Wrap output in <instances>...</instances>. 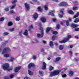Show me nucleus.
Here are the masks:
<instances>
[{"instance_id":"nucleus-1","label":"nucleus","mask_w":79,"mask_h":79,"mask_svg":"<svg viewBox=\"0 0 79 79\" xmlns=\"http://www.w3.org/2000/svg\"><path fill=\"white\" fill-rule=\"evenodd\" d=\"M66 69H67V68H65L60 70H55L53 72H51L50 75H49V76L50 77H53V76H56L57 75H58V74H59L60 73L61 71H66Z\"/></svg>"},{"instance_id":"nucleus-2","label":"nucleus","mask_w":79,"mask_h":79,"mask_svg":"<svg viewBox=\"0 0 79 79\" xmlns=\"http://www.w3.org/2000/svg\"><path fill=\"white\" fill-rule=\"evenodd\" d=\"M10 50V49L7 48H6L4 49L2 52V55H4V54H5L4 55V57H6V58L9 57V56H10V54H9L6 53H8V52H9Z\"/></svg>"},{"instance_id":"nucleus-3","label":"nucleus","mask_w":79,"mask_h":79,"mask_svg":"<svg viewBox=\"0 0 79 79\" xmlns=\"http://www.w3.org/2000/svg\"><path fill=\"white\" fill-rule=\"evenodd\" d=\"M9 64H5L2 65V68L4 70H6L7 71H10L13 70V67L9 68Z\"/></svg>"},{"instance_id":"nucleus-4","label":"nucleus","mask_w":79,"mask_h":79,"mask_svg":"<svg viewBox=\"0 0 79 79\" xmlns=\"http://www.w3.org/2000/svg\"><path fill=\"white\" fill-rule=\"evenodd\" d=\"M71 38V36L70 35H68L67 37L65 38L63 40L59 42L60 43L62 44V43H65L69 40Z\"/></svg>"},{"instance_id":"nucleus-5","label":"nucleus","mask_w":79,"mask_h":79,"mask_svg":"<svg viewBox=\"0 0 79 79\" xmlns=\"http://www.w3.org/2000/svg\"><path fill=\"white\" fill-rule=\"evenodd\" d=\"M24 5L26 10H29L30 9V6L27 3H24Z\"/></svg>"},{"instance_id":"nucleus-6","label":"nucleus","mask_w":79,"mask_h":79,"mask_svg":"<svg viewBox=\"0 0 79 79\" xmlns=\"http://www.w3.org/2000/svg\"><path fill=\"white\" fill-rule=\"evenodd\" d=\"M60 6H68V4L66 2H62L60 4Z\"/></svg>"},{"instance_id":"nucleus-7","label":"nucleus","mask_w":79,"mask_h":79,"mask_svg":"<svg viewBox=\"0 0 79 79\" xmlns=\"http://www.w3.org/2000/svg\"><path fill=\"white\" fill-rule=\"evenodd\" d=\"M38 37H42L44 36V31L42 30L41 34L40 35V34H38L37 35Z\"/></svg>"},{"instance_id":"nucleus-8","label":"nucleus","mask_w":79,"mask_h":79,"mask_svg":"<svg viewBox=\"0 0 79 79\" xmlns=\"http://www.w3.org/2000/svg\"><path fill=\"white\" fill-rule=\"evenodd\" d=\"M14 77V76L13 75H11L10 77L9 76H7L5 77H4V79H9L10 78V79H12V78H13Z\"/></svg>"},{"instance_id":"nucleus-9","label":"nucleus","mask_w":79,"mask_h":79,"mask_svg":"<svg viewBox=\"0 0 79 79\" xmlns=\"http://www.w3.org/2000/svg\"><path fill=\"white\" fill-rule=\"evenodd\" d=\"M55 10H51L49 12L48 15H51V16H55V15L52 13H55Z\"/></svg>"},{"instance_id":"nucleus-10","label":"nucleus","mask_w":79,"mask_h":79,"mask_svg":"<svg viewBox=\"0 0 79 79\" xmlns=\"http://www.w3.org/2000/svg\"><path fill=\"white\" fill-rule=\"evenodd\" d=\"M15 60V58L13 57H10V59H8L7 61H10L11 62H13L14 60Z\"/></svg>"},{"instance_id":"nucleus-11","label":"nucleus","mask_w":79,"mask_h":79,"mask_svg":"<svg viewBox=\"0 0 79 79\" xmlns=\"http://www.w3.org/2000/svg\"><path fill=\"white\" fill-rule=\"evenodd\" d=\"M21 69V67H17L15 68L14 69V71L15 72H18L19 69Z\"/></svg>"},{"instance_id":"nucleus-12","label":"nucleus","mask_w":79,"mask_h":79,"mask_svg":"<svg viewBox=\"0 0 79 79\" xmlns=\"http://www.w3.org/2000/svg\"><path fill=\"white\" fill-rule=\"evenodd\" d=\"M38 17V14L36 13H35L33 15V18L34 19H36Z\"/></svg>"},{"instance_id":"nucleus-13","label":"nucleus","mask_w":79,"mask_h":79,"mask_svg":"<svg viewBox=\"0 0 79 79\" xmlns=\"http://www.w3.org/2000/svg\"><path fill=\"white\" fill-rule=\"evenodd\" d=\"M33 66H34V64L33 63H30L29 65L28 66V68H31V67H33Z\"/></svg>"},{"instance_id":"nucleus-14","label":"nucleus","mask_w":79,"mask_h":79,"mask_svg":"<svg viewBox=\"0 0 79 79\" xmlns=\"http://www.w3.org/2000/svg\"><path fill=\"white\" fill-rule=\"evenodd\" d=\"M79 26L78 25L76 24H72L71 25V27H73V28H75V27H77Z\"/></svg>"},{"instance_id":"nucleus-15","label":"nucleus","mask_w":79,"mask_h":79,"mask_svg":"<svg viewBox=\"0 0 79 79\" xmlns=\"http://www.w3.org/2000/svg\"><path fill=\"white\" fill-rule=\"evenodd\" d=\"M43 69H46V64L44 62L43 67H42Z\"/></svg>"},{"instance_id":"nucleus-16","label":"nucleus","mask_w":79,"mask_h":79,"mask_svg":"<svg viewBox=\"0 0 79 79\" xmlns=\"http://www.w3.org/2000/svg\"><path fill=\"white\" fill-rule=\"evenodd\" d=\"M41 19L43 23H45L46 21V19L44 17L42 18Z\"/></svg>"},{"instance_id":"nucleus-17","label":"nucleus","mask_w":79,"mask_h":79,"mask_svg":"<svg viewBox=\"0 0 79 79\" xmlns=\"http://www.w3.org/2000/svg\"><path fill=\"white\" fill-rule=\"evenodd\" d=\"M28 73L29 74V75H30V76H32V75L33 74V72H32L30 70H28Z\"/></svg>"},{"instance_id":"nucleus-18","label":"nucleus","mask_w":79,"mask_h":79,"mask_svg":"<svg viewBox=\"0 0 79 79\" xmlns=\"http://www.w3.org/2000/svg\"><path fill=\"white\" fill-rule=\"evenodd\" d=\"M79 12H78L77 13L76 15H74L73 16V19L74 18H77V17H78V16H79Z\"/></svg>"},{"instance_id":"nucleus-19","label":"nucleus","mask_w":79,"mask_h":79,"mask_svg":"<svg viewBox=\"0 0 79 79\" xmlns=\"http://www.w3.org/2000/svg\"><path fill=\"white\" fill-rule=\"evenodd\" d=\"M73 22L75 23H78V22H79V19L78 18L75 19V20L73 21Z\"/></svg>"},{"instance_id":"nucleus-20","label":"nucleus","mask_w":79,"mask_h":79,"mask_svg":"<svg viewBox=\"0 0 79 79\" xmlns=\"http://www.w3.org/2000/svg\"><path fill=\"white\" fill-rule=\"evenodd\" d=\"M27 32H28V31L27 30H26L25 32L23 33V35H26V36L27 35V34H28Z\"/></svg>"},{"instance_id":"nucleus-21","label":"nucleus","mask_w":79,"mask_h":79,"mask_svg":"<svg viewBox=\"0 0 79 79\" xmlns=\"http://www.w3.org/2000/svg\"><path fill=\"white\" fill-rule=\"evenodd\" d=\"M34 28V27L33 26V25H31L29 27V31H31L32 29H33Z\"/></svg>"},{"instance_id":"nucleus-22","label":"nucleus","mask_w":79,"mask_h":79,"mask_svg":"<svg viewBox=\"0 0 79 79\" xmlns=\"http://www.w3.org/2000/svg\"><path fill=\"white\" fill-rule=\"evenodd\" d=\"M74 72L72 71H71L69 73V76H72L73 75Z\"/></svg>"},{"instance_id":"nucleus-23","label":"nucleus","mask_w":79,"mask_h":79,"mask_svg":"<svg viewBox=\"0 0 79 79\" xmlns=\"http://www.w3.org/2000/svg\"><path fill=\"white\" fill-rule=\"evenodd\" d=\"M49 45L51 47H53V41H50L49 42Z\"/></svg>"},{"instance_id":"nucleus-24","label":"nucleus","mask_w":79,"mask_h":79,"mask_svg":"<svg viewBox=\"0 0 79 79\" xmlns=\"http://www.w3.org/2000/svg\"><path fill=\"white\" fill-rule=\"evenodd\" d=\"M38 10L39 11H42V8L40 6H39L38 7Z\"/></svg>"},{"instance_id":"nucleus-25","label":"nucleus","mask_w":79,"mask_h":79,"mask_svg":"<svg viewBox=\"0 0 79 79\" xmlns=\"http://www.w3.org/2000/svg\"><path fill=\"white\" fill-rule=\"evenodd\" d=\"M8 26H12L13 25V23L12 22H10L8 23Z\"/></svg>"},{"instance_id":"nucleus-26","label":"nucleus","mask_w":79,"mask_h":79,"mask_svg":"<svg viewBox=\"0 0 79 79\" xmlns=\"http://www.w3.org/2000/svg\"><path fill=\"white\" fill-rule=\"evenodd\" d=\"M51 28H47L46 31V32L47 33H48V32L51 30Z\"/></svg>"},{"instance_id":"nucleus-27","label":"nucleus","mask_w":79,"mask_h":79,"mask_svg":"<svg viewBox=\"0 0 79 79\" xmlns=\"http://www.w3.org/2000/svg\"><path fill=\"white\" fill-rule=\"evenodd\" d=\"M53 69H54V67H53L51 66H49V70L50 71H51L52 70H53Z\"/></svg>"},{"instance_id":"nucleus-28","label":"nucleus","mask_w":79,"mask_h":79,"mask_svg":"<svg viewBox=\"0 0 79 79\" xmlns=\"http://www.w3.org/2000/svg\"><path fill=\"white\" fill-rule=\"evenodd\" d=\"M44 73L42 71H39V74H40L41 76H42L43 75V74H44Z\"/></svg>"},{"instance_id":"nucleus-29","label":"nucleus","mask_w":79,"mask_h":79,"mask_svg":"<svg viewBox=\"0 0 79 79\" xmlns=\"http://www.w3.org/2000/svg\"><path fill=\"white\" fill-rule=\"evenodd\" d=\"M15 6H16V4H14L13 6L10 7V10L13 9V8H14Z\"/></svg>"},{"instance_id":"nucleus-30","label":"nucleus","mask_w":79,"mask_h":79,"mask_svg":"<svg viewBox=\"0 0 79 79\" xmlns=\"http://www.w3.org/2000/svg\"><path fill=\"white\" fill-rule=\"evenodd\" d=\"M68 13L70 14H74V13L72 10H69Z\"/></svg>"},{"instance_id":"nucleus-31","label":"nucleus","mask_w":79,"mask_h":79,"mask_svg":"<svg viewBox=\"0 0 79 79\" xmlns=\"http://www.w3.org/2000/svg\"><path fill=\"white\" fill-rule=\"evenodd\" d=\"M55 39H56V36H53L52 38V40L54 41L55 40Z\"/></svg>"},{"instance_id":"nucleus-32","label":"nucleus","mask_w":79,"mask_h":79,"mask_svg":"<svg viewBox=\"0 0 79 79\" xmlns=\"http://www.w3.org/2000/svg\"><path fill=\"white\" fill-rule=\"evenodd\" d=\"M59 48L60 50H63V46L62 45H60Z\"/></svg>"},{"instance_id":"nucleus-33","label":"nucleus","mask_w":79,"mask_h":79,"mask_svg":"<svg viewBox=\"0 0 79 79\" xmlns=\"http://www.w3.org/2000/svg\"><path fill=\"white\" fill-rule=\"evenodd\" d=\"M9 31H10V32H13V31H15V28H13L10 29H9Z\"/></svg>"},{"instance_id":"nucleus-34","label":"nucleus","mask_w":79,"mask_h":79,"mask_svg":"<svg viewBox=\"0 0 79 79\" xmlns=\"http://www.w3.org/2000/svg\"><path fill=\"white\" fill-rule=\"evenodd\" d=\"M60 59H61V58H60V57H57L56 59V61H60Z\"/></svg>"},{"instance_id":"nucleus-35","label":"nucleus","mask_w":79,"mask_h":79,"mask_svg":"<svg viewBox=\"0 0 79 79\" xmlns=\"http://www.w3.org/2000/svg\"><path fill=\"white\" fill-rule=\"evenodd\" d=\"M44 8L45 10H48V6H47V5L44 6Z\"/></svg>"},{"instance_id":"nucleus-36","label":"nucleus","mask_w":79,"mask_h":79,"mask_svg":"<svg viewBox=\"0 0 79 79\" xmlns=\"http://www.w3.org/2000/svg\"><path fill=\"white\" fill-rule=\"evenodd\" d=\"M10 14H13V13H15V11L13 10H10Z\"/></svg>"},{"instance_id":"nucleus-37","label":"nucleus","mask_w":79,"mask_h":79,"mask_svg":"<svg viewBox=\"0 0 79 79\" xmlns=\"http://www.w3.org/2000/svg\"><path fill=\"white\" fill-rule=\"evenodd\" d=\"M66 23V24L67 26H69V21H65Z\"/></svg>"},{"instance_id":"nucleus-38","label":"nucleus","mask_w":79,"mask_h":79,"mask_svg":"<svg viewBox=\"0 0 79 79\" xmlns=\"http://www.w3.org/2000/svg\"><path fill=\"white\" fill-rule=\"evenodd\" d=\"M77 9H78V7H73V10H77Z\"/></svg>"},{"instance_id":"nucleus-39","label":"nucleus","mask_w":79,"mask_h":79,"mask_svg":"<svg viewBox=\"0 0 79 79\" xmlns=\"http://www.w3.org/2000/svg\"><path fill=\"white\" fill-rule=\"evenodd\" d=\"M16 19L17 21H19V20H20V17H17Z\"/></svg>"},{"instance_id":"nucleus-40","label":"nucleus","mask_w":79,"mask_h":79,"mask_svg":"<svg viewBox=\"0 0 79 79\" xmlns=\"http://www.w3.org/2000/svg\"><path fill=\"white\" fill-rule=\"evenodd\" d=\"M4 10L6 11H9V7L6 8H5Z\"/></svg>"},{"instance_id":"nucleus-41","label":"nucleus","mask_w":79,"mask_h":79,"mask_svg":"<svg viewBox=\"0 0 79 79\" xmlns=\"http://www.w3.org/2000/svg\"><path fill=\"white\" fill-rule=\"evenodd\" d=\"M4 19L3 17L1 18L0 19V21L2 22L4 21Z\"/></svg>"},{"instance_id":"nucleus-42","label":"nucleus","mask_w":79,"mask_h":79,"mask_svg":"<svg viewBox=\"0 0 79 79\" xmlns=\"http://www.w3.org/2000/svg\"><path fill=\"white\" fill-rule=\"evenodd\" d=\"M61 74H62V77H65L66 76V74H63V73H61Z\"/></svg>"},{"instance_id":"nucleus-43","label":"nucleus","mask_w":79,"mask_h":79,"mask_svg":"<svg viewBox=\"0 0 79 79\" xmlns=\"http://www.w3.org/2000/svg\"><path fill=\"white\" fill-rule=\"evenodd\" d=\"M17 2V0H14V1L12 2V3L13 4H15Z\"/></svg>"},{"instance_id":"nucleus-44","label":"nucleus","mask_w":79,"mask_h":79,"mask_svg":"<svg viewBox=\"0 0 79 79\" xmlns=\"http://www.w3.org/2000/svg\"><path fill=\"white\" fill-rule=\"evenodd\" d=\"M53 34H55V35H56L58 34V32L56 31H55L53 32Z\"/></svg>"},{"instance_id":"nucleus-45","label":"nucleus","mask_w":79,"mask_h":79,"mask_svg":"<svg viewBox=\"0 0 79 79\" xmlns=\"http://www.w3.org/2000/svg\"><path fill=\"white\" fill-rule=\"evenodd\" d=\"M63 15H60V14H59L58 15L59 17V18H62L63 17Z\"/></svg>"},{"instance_id":"nucleus-46","label":"nucleus","mask_w":79,"mask_h":79,"mask_svg":"<svg viewBox=\"0 0 79 79\" xmlns=\"http://www.w3.org/2000/svg\"><path fill=\"white\" fill-rule=\"evenodd\" d=\"M56 28L57 29H59V28H60V25H59V24H57L56 26Z\"/></svg>"},{"instance_id":"nucleus-47","label":"nucleus","mask_w":79,"mask_h":79,"mask_svg":"<svg viewBox=\"0 0 79 79\" xmlns=\"http://www.w3.org/2000/svg\"><path fill=\"white\" fill-rule=\"evenodd\" d=\"M65 22H66V21H63L61 22L60 24H62V25H63V24H64V23H65Z\"/></svg>"},{"instance_id":"nucleus-48","label":"nucleus","mask_w":79,"mask_h":79,"mask_svg":"<svg viewBox=\"0 0 79 79\" xmlns=\"http://www.w3.org/2000/svg\"><path fill=\"white\" fill-rule=\"evenodd\" d=\"M34 40L36 42V43H39V41L36 39H35Z\"/></svg>"},{"instance_id":"nucleus-49","label":"nucleus","mask_w":79,"mask_h":79,"mask_svg":"<svg viewBox=\"0 0 79 79\" xmlns=\"http://www.w3.org/2000/svg\"><path fill=\"white\" fill-rule=\"evenodd\" d=\"M8 34V33L7 32H5L4 33V35H7Z\"/></svg>"},{"instance_id":"nucleus-50","label":"nucleus","mask_w":79,"mask_h":79,"mask_svg":"<svg viewBox=\"0 0 79 79\" xmlns=\"http://www.w3.org/2000/svg\"><path fill=\"white\" fill-rule=\"evenodd\" d=\"M52 20L53 22H56V19H52Z\"/></svg>"},{"instance_id":"nucleus-51","label":"nucleus","mask_w":79,"mask_h":79,"mask_svg":"<svg viewBox=\"0 0 79 79\" xmlns=\"http://www.w3.org/2000/svg\"><path fill=\"white\" fill-rule=\"evenodd\" d=\"M33 58L34 60H35V59L36 58V57L35 56H34L33 57Z\"/></svg>"},{"instance_id":"nucleus-52","label":"nucleus","mask_w":79,"mask_h":79,"mask_svg":"<svg viewBox=\"0 0 79 79\" xmlns=\"http://www.w3.org/2000/svg\"><path fill=\"white\" fill-rule=\"evenodd\" d=\"M69 53H70L71 55H73V52H72V51H69Z\"/></svg>"},{"instance_id":"nucleus-53","label":"nucleus","mask_w":79,"mask_h":79,"mask_svg":"<svg viewBox=\"0 0 79 79\" xmlns=\"http://www.w3.org/2000/svg\"><path fill=\"white\" fill-rule=\"evenodd\" d=\"M75 30V31H79V28H76Z\"/></svg>"},{"instance_id":"nucleus-54","label":"nucleus","mask_w":79,"mask_h":79,"mask_svg":"<svg viewBox=\"0 0 79 79\" xmlns=\"http://www.w3.org/2000/svg\"><path fill=\"white\" fill-rule=\"evenodd\" d=\"M69 21H72V19L70 18H69Z\"/></svg>"},{"instance_id":"nucleus-55","label":"nucleus","mask_w":79,"mask_h":79,"mask_svg":"<svg viewBox=\"0 0 79 79\" xmlns=\"http://www.w3.org/2000/svg\"><path fill=\"white\" fill-rule=\"evenodd\" d=\"M41 52H44V49H41Z\"/></svg>"},{"instance_id":"nucleus-56","label":"nucleus","mask_w":79,"mask_h":79,"mask_svg":"<svg viewBox=\"0 0 79 79\" xmlns=\"http://www.w3.org/2000/svg\"><path fill=\"white\" fill-rule=\"evenodd\" d=\"M24 79H30L28 77H25L24 78Z\"/></svg>"},{"instance_id":"nucleus-57","label":"nucleus","mask_w":79,"mask_h":79,"mask_svg":"<svg viewBox=\"0 0 79 79\" xmlns=\"http://www.w3.org/2000/svg\"><path fill=\"white\" fill-rule=\"evenodd\" d=\"M43 42L44 44H47V42L43 40Z\"/></svg>"},{"instance_id":"nucleus-58","label":"nucleus","mask_w":79,"mask_h":79,"mask_svg":"<svg viewBox=\"0 0 79 79\" xmlns=\"http://www.w3.org/2000/svg\"><path fill=\"white\" fill-rule=\"evenodd\" d=\"M33 1V2H34V3H35V2H37V0H32Z\"/></svg>"},{"instance_id":"nucleus-59","label":"nucleus","mask_w":79,"mask_h":79,"mask_svg":"<svg viewBox=\"0 0 79 79\" xmlns=\"http://www.w3.org/2000/svg\"><path fill=\"white\" fill-rule=\"evenodd\" d=\"M58 43H56H56H55V45H56V46H57V45H58Z\"/></svg>"},{"instance_id":"nucleus-60","label":"nucleus","mask_w":79,"mask_h":79,"mask_svg":"<svg viewBox=\"0 0 79 79\" xmlns=\"http://www.w3.org/2000/svg\"><path fill=\"white\" fill-rule=\"evenodd\" d=\"M64 10V9H63L62 10H60V13H63V10Z\"/></svg>"},{"instance_id":"nucleus-61","label":"nucleus","mask_w":79,"mask_h":79,"mask_svg":"<svg viewBox=\"0 0 79 79\" xmlns=\"http://www.w3.org/2000/svg\"><path fill=\"white\" fill-rule=\"evenodd\" d=\"M23 33V31H21L19 32V35H21V34Z\"/></svg>"},{"instance_id":"nucleus-62","label":"nucleus","mask_w":79,"mask_h":79,"mask_svg":"<svg viewBox=\"0 0 79 79\" xmlns=\"http://www.w3.org/2000/svg\"><path fill=\"white\" fill-rule=\"evenodd\" d=\"M53 1H54L55 2H58V0H52Z\"/></svg>"},{"instance_id":"nucleus-63","label":"nucleus","mask_w":79,"mask_h":79,"mask_svg":"<svg viewBox=\"0 0 79 79\" xmlns=\"http://www.w3.org/2000/svg\"><path fill=\"white\" fill-rule=\"evenodd\" d=\"M73 46L72 45H71L70 46V48H73Z\"/></svg>"},{"instance_id":"nucleus-64","label":"nucleus","mask_w":79,"mask_h":79,"mask_svg":"<svg viewBox=\"0 0 79 79\" xmlns=\"http://www.w3.org/2000/svg\"><path fill=\"white\" fill-rule=\"evenodd\" d=\"M75 38H76V39H78V36H76L75 37Z\"/></svg>"}]
</instances>
